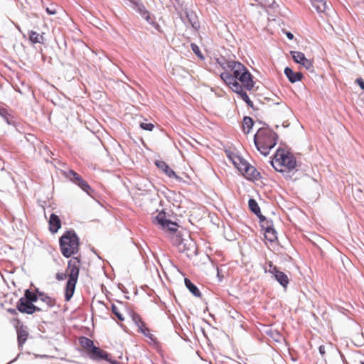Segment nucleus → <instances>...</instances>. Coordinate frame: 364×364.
I'll list each match as a JSON object with an SVG mask.
<instances>
[{
    "label": "nucleus",
    "mask_w": 364,
    "mask_h": 364,
    "mask_svg": "<svg viewBox=\"0 0 364 364\" xmlns=\"http://www.w3.org/2000/svg\"><path fill=\"white\" fill-rule=\"evenodd\" d=\"M80 260L77 257H73L68 262V274L57 273L56 279L58 281H63L68 277L65 289V299L66 301H69L73 297L75 286L77 282L80 271Z\"/></svg>",
    "instance_id": "1"
},
{
    "label": "nucleus",
    "mask_w": 364,
    "mask_h": 364,
    "mask_svg": "<svg viewBox=\"0 0 364 364\" xmlns=\"http://www.w3.org/2000/svg\"><path fill=\"white\" fill-rule=\"evenodd\" d=\"M277 134L268 127L259 128L254 136L257 149L264 156H267L277 144Z\"/></svg>",
    "instance_id": "2"
},
{
    "label": "nucleus",
    "mask_w": 364,
    "mask_h": 364,
    "mask_svg": "<svg viewBox=\"0 0 364 364\" xmlns=\"http://www.w3.org/2000/svg\"><path fill=\"white\" fill-rule=\"evenodd\" d=\"M60 247L63 255L70 257L78 251L79 239L74 231H67L60 238Z\"/></svg>",
    "instance_id": "3"
},
{
    "label": "nucleus",
    "mask_w": 364,
    "mask_h": 364,
    "mask_svg": "<svg viewBox=\"0 0 364 364\" xmlns=\"http://www.w3.org/2000/svg\"><path fill=\"white\" fill-rule=\"evenodd\" d=\"M172 244L178 250L184 253L188 257H192L197 255V245L196 242L189 235L183 237L175 235L172 237Z\"/></svg>",
    "instance_id": "4"
},
{
    "label": "nucleus",
    "mask_w": 364,
    "mask_h": 364,
    "mask_svg": "<svg viewBox=\"0 0 364 364\" xmlns=\"http://www.w3.org/2000/svg\"><path fill=\"white\" fill-rule=\"evenodd\" d=\"M271 164L276 171L283 172L285 171L284 168L289 171L295 168L296 161L295 157L290 154H277Z\"/></svg>",
    "instance_id": "5"
},
{
    "label": "nucleus",
    "mask_w": 364,
    "mask_h": 364,
    "mask_svg": "<svg viewBox=\"0 0 364 364\" xmlns=\"http://www.w3.org/2000/svg\"><path fill=\"white\" fill-rule=\"evenodd\" d=\"M247 68L240 62H237L234 63L233 67H232L231 74L230 72H223L220 74V78L224 81V82L229 86V87L232 90L233 85L235 82H239L237 80L242 78L241 76L243 74V72H245Z\"/></svg>",
    "instance_id": "6"
},
{
    "label": "nucleus",
    "mask_w": 364,
    "mask_h": 364,
    "mask_svg": "<svg viewBox=\"0 0 364 364\" xmlns=\"http://www.w3.org/2000/svg\"><path fill=\"white\" fill-rule=\"evenodd\" d=\"M266 272H269L272 277L283 287H287L289 284V278L286 274L281 272L272 262H267V266L264 267Z\"/></svg>",
    "instance_id": "7"
},
{
    "label": "nucleus",
    "mask_w": 364,
    "mask_h": 364,
    "mask_svg": "<svg viewBox=\"0 0 364 364\" xmlns=\"http://www.w3.org/2000/svg\"><path fill=\"white\" fill-rule=\"evenodd\" d=\"M155 220L163 229L167 230L171 232H176L178 227L176 223L172 222L166 218V213L164 211L158 213L155 218Z\"/></svg>",
    "instance_id": "8"
},
{
    "label": "nucleus",
    "mask_w": 364,
    "mask_h": 364,
    "mask_svg": "<svg viewBox=\"0 0 364 364\" xmlns=\"http://www.w3.org/2000/svg\"><path fill=\"white\" fill-rule=\"evenodd\" d=\"M16 309L23 314H33L36 311H41L42 309L33 304L30 303L23 297H21L17 302Z\"/></svg>",
    "instance_id": "9"
},
{
    "label": "nucleus",
    "mask_w": 364,
    "mask_h": 364,
    "mask_svg": "<svg viewBox=\"0 0 364 364\" xmlns=\"http://www.w3.org/2000/svg\"><path fill=\"white\" fill-rule=\"evenodd\" d=\"M88 355L90 358L95 360H105L108 362H109L111 364H112V362H114L115 360H111L109 357V355L105 350L100 349L98 347H96L95 346L92 347V349L91 351L88 352Z\"/></svg>",
    "instance_id": "10"
},
{
    "label": "nucleus",
    "mask_w": 364,
    "mask_h": 364,
    "mask_svg": "<svg viewBox=\"0 0 364 364\" xmlns=\"http://www.w3.org/2000/svg\"><path fill=\"white\" fill-rule=\"evenodd\" d=\"M290 53L294 62L301 64L306 70H311L313 68L312 62L307 59L303 53L299 51H291Z\"/></svg>",
    "instance_id": "11"
},
{
    "label": "nucleus",
    "mask_w": 364,
    "mask_h": 364,
    "mask_svg": "<svg viewBox=\"0 0 364 364\" xmlns=\"http://www.w3.org/2000/svg\"><path fill=\"white\" fill-rule=\"evenodd\" d=\"M156 166L163 171L169 178H174L177 181H182V178L178 176L176 172L169 167V166L164 161L157 160L155 162Z\"/></svg>",
    "instance_id": "12"
},
{
    "label": "nucleus",
    "mask_w": 364,
    "mask_h": 364,
    "mask_svg": "<svg viewBox=\"0 0 364 364\" xmlns=\"http://www.w3.org/2000/svg\"><path fill=\"white\" fill-rule=\"evenodd\" d=\"M262 223H264L262 226L265 230V238L270 242L276 240L277 238V232L272 227V222L266 219V220L262 221Z\"/></svg>",
    "instance_id": "13"
},
{
    "label": "nucleus",
    "mask_w": 364,
    "mask_h": 364,
    "mask_svg": "<svg viewBox=\"0 0 364 364\" xmlns=\"http://www.w3.org/2000/svg\"><path fill=\"white\" fill-rule=\"evenodd\" d=\"M241 79L240 80V85L242 88H245L247 90H251L255 85V82L252 79V74L247 69L245 72H243V74L241 76Z\"/></svg>",
    "instance_id": "14"
},
{
    "label": "nucleus",
    "mask_w": 364,
    "mask_h": 364,
    "mask_svg": "<svg viewBox=\"0 0 364 364\" xmlns=\"http://www.w3.org/2000/svg\"><path fill=\"white\" fill-rule=\"evenodd\" d=\"M232 90L236 92L240 96V97L247 103V105L249 107H253L252 101L250 99L247 92L244 90L240 82H235Z\"/></svg>",
    "instance_id": "15"
},
{
    "label": "nucleus",
    "mask_w": 364,
    "mask_h": 364,
    "mask_svg": "<svg viewBox=\"0 0 364 364\" xmlns=\"http://www.w3.org/2000/svg\"><path fill=\"white\" fill-rule=\"evenodd\" d=\"M284 74L287 76V77L288 78V80H289V82H291V83L299 82L303 77V75L301 73H300V72L295 73L292 70L291 68H290L289 67H287L284 69Z\"/></svg>",
    "instance_id": "16"
},
{
    "label": "nucleus",
    "mask_w": 364,
    "mask_h": 364,
    "mask_svg": "<svg viewBox=\"0 0 364 364\" xmlns=\"http://www.w3.org/2000/svg\"><path fill=\"white\" fill-rule=\"evenodd\" d=\"M28 336V332L26 326L21 324L17 328L18 343L19 346H22L25 343Z\"/></svg>",
    "instance_id": "17"
},
{
    "label": "nucleus",
    "mask_w": 364,
    "mask_h": 364,
    "mask_svg": "<svg viewBox=\"0 0 364 364\" xmlns=\"http://www.w3.org/2000/svg\"><path fill=\"white\" fill-rule=\"evenodd\" d=\"M248 205L250 210L259 218L260 222L266 220V218L261 214L260 208L255 199L250 198L248 201Z\"/></svg>",
    "instance_id": "18"
},
{
    "label": "nucleus",
    "mask_w": 364,
    "mask_h": 364,
    "mask_svg": "<svg viewBox=\"0 0 364 364\" xmlns=\"http://www.w3.org/2000/svg\"><path fill=\"white\" fill-rule=\"evenodd\" d=\"M61 227V221L58 215L51 214L49 220V229L53 233L56 232Z\"/></svg>",
    "instance_id": "19"
},
{
    "label": "nucleus",
    "mask_w": 364,
    "mask_h": 364,
    "mask_svg": "<svg viewBox=\"0 0 364 364\" xmlns=\"http://www.w3.org/2000/svg\"><path fill=\"white\" fill-rule=\"evenodd\" d=\"M217 63L225 71L229 72L232 70V67H233L234 63H236L237 61L232 60H227L223 57L220 58H217Z\"/></svg>",
    "instance_id": "20"
},
{
    "label": "nucleus",
    "mask_w": 364,
    "mask_h": 364,
    "mask_svg": "<svg viewBox=\"0 0 364 364\" xmlns=\"http://www.w3.org/2000/svg\"><path fill=\"white\" fill-rule=\"evenodd\" d=\"M242 175H244L247 179L250 180L257 181L261 178L259 172L250 164L249 165L247 171H245Z\"/></svg>",
    "instance_id": "21"
},
{
    "label": "nucleus",
    "mask_w": 364,
    "mask_h": 364,
    "mask_svg": "<svg viewBox=\"0 0 364 364\" xmlns=\"http://www.w3.org/2000/svg\"><path fill=\"white\" fill-rule=\"evenodd\" d=\"M233 163L239 171L243 174L248 168L250 164L240 156H237L233 160Z\"/></svg>",
    "instance_id": "22"
},
{
    "label": "nucleus",
    "mask_w": 364,
    "mask_h": 364,
    "mask_svg": "<svg viewBox=\"0 0 364 364\" xmlns=\"http://www.w3.org/2000/svg\"><path fill=\"white\" fill-rule=\"evenodd\" d=\"M311 2V4L313 7L315 8V9L318 13H323L326 12V10L328 9V5L326 4V2L324 0H310Z\"/></svg>",
    "instance_id": "23"
},
{
    "label": "nucleus",
    "mask_w": 364,
    "mask_h": 364,
    "mask_svg": "<svg viewBox=\"0 0 364 364\" xmlns=\"http://www.w3.org/2000/svg\"><path fill=\"white\" fill-rule=\"evenodd\" d=\"M185 285L187 289L196 297H201V293L199 291L198 288L193 284L191 281L187 278L185 279Z\"/></svg>",
    "instance_id": "24"
},
{
    "label": "nucleus",
    "mask_w": 364,
    "mask_h": 364,
    "mask_svg": "<svg viewBox=\"0 0 364 364\" xmlns=\"http://www.w3.org/2000/svg\"><path fill=\"white\" fill-rule=\"evenodd\" d=\"M80 343L81 346L87 351V353L91 351L92 347L95 346L93 341L87 337H81L80 338Z\"/></svg>",
    "instance_id": "25"
},
{
    "label": "nucleus",
    "mask_w": 364,
    "mask_h": 364,
    "mask_svg": "<svg viewBox=\"0 0 364 364\" xmlns=\"http://www.w3.org/2000/svg\"><path fill=\"white\" fill-rule=\"evenodd\" d=\"M254 122L250 117H245L242 120V129L245 133H249L253 127Z\"/></svg>",
    "instance_id": "26"
},
{
    "label": "nucleus",
    "mask_w": 364,
    "mask_h": 364,
    "mask_svg": "<svg viewBox=\"0 0 364 364\" xmlns=\"http://www.w3.org/2000/svg\"><path fill=\"white\" fill-rule=\"evenodd\" d=\"M29 39L34 43H43V37L37 32L31 31L29 33Z\"/></svg>",
    "instance_id": "27"
},
{
    "label": "nucleus",
    "mask_w": 364,
    "mask_h": 364,
    "mask_svg": "<svg viewBox=\"0 0 364 364\" xmlns=\"http://www.w3.org/2000/svg\"><path fill=\"white\" fill-rule=\"evenodd\" d=\"M23 297L31 304H33L38 300L37 294L29 289H26L25 291L24 296Z\"/></svg>",
    "instance_id": "28"
},
{
    "label": "nucleus",
    "mask_w": 364,
    "mask_h": 364,
    "mask_svg": "<svg viewBox=\"0 0 364 364\" xmlns=\"http://www.w3.org/2000/svg\"><path fill=\"white\" fill-rule=\"evenodd\" d=\"M137 11L141 15L143 18H144L148 22L150 21L149 13L145 8V6L142 4H136Z\"/></svg>",
    "instance_id": "29"
},
{
    "label": "nucleus",
    "mask_w": 364,
    "mask_h": 364,
    "mask_svg": "<svg viewBox=\"0 0 364 364\" xmlns=\"http://www.w3.org/2000/svg\"><path fill=\"white\" fill-rule=\"evenodd\" d=\"M77 185L80 186L85 192L90 194V191L92 190L90 185L81 178L80 181L77 183Z\"/></svg>",
    "instance_id": "30"
},
{
    "label": "nucleus",
    "mask_w": 364,
    "mask_h": 364,
    "mask_svg": "<svg viewBox=\"0 0 364 364\" xmlns=\"http://www.w3.org/2000/svg\"><path fill=\"white\" fill-rule=\"evenodd\" d=\"M41 301L46 303L47 306L50 308L53 307L55 305V299L48 296L47 294L45 295L43 297L41 298Z\"/></svg>",
    "instance_id": "31"
},
{
    "label": "nucleus",
    "mask_w": 364,
    "mask_h": 364,
    "mask_svg": "<svg viewBox=\"0 0 364 364\" xmlns=\"http://www.w3.org/2000/svg\"><path fill=\"white\" fill-rule=\"evenodd\" d=\"M67 176H68V178H69L70 179V181H72L73 182H74L76 184L79 181H80V179L82 178L78 173H77L76 172H75L73 171H70L68 173Z\"/></svg>",
    "instance_id": "32"
},
{
    "label": "nucleus",
    "mask_w": 364,
    "mask_h": 364,
    "mask_svg": "<svg viewBox=\"0 0 364 364\" xmlns=\"http://www.w3.org/2000/svg\"><path fill=\"white\" fill-rule=\"evenodd\" d=\"M112 311L120 321H124V318L122 314L119 312L117 306L115 304H112Z\"/></svg>",
    "instance_id": "33"
},
{
    "label": "nucleus",
    "mask_w": 364,
    "mask_h": 364,
    "mask_svg": "<svg viewBox=\"0 0 364 364\" xmlns=\"http://www.w3.org/2000/svg\"><path fill=\"white\" fill-rule=\"evenodd\" d=\"M137 327L139 328V331L142 333L146 336H147L149 333V329L145 326V323L143 321H141V323L137 325Z\"/></svg>",
    "instance_id": "34"
},
{
    "label": "nucleus",
    "mask_w": 364,
    "mask_h": 364,
    "mask_svg": "<svg viewBox=\"0 0 364 364\" xmlns=\"http://www.w3.org/2000/svg\"><path fill=\"white\" fill-rule=\"evenodd\" d=\"M191 49L193 50V52L198 56L201 59H203V55H202L200 50V48L199 47L195 44V43H191Z\"/></svg>",
    "instance_id": "35"
},
{
    "label": "nucleus",
    "mask_w": 364,
    "mask_h": 364,
    "mask_svg": "<svg viewBox=\"0 0 364 364\" xmlns=\"http://www.w3.org/2000/svg\"><path fill=\"white\" fill-rule=\"evenodd\" d=\"M140 127L144 130L151 131L154 126L151 123L141 122L140 124Z\"/></svg>",
    "instance_id": "36"
},
{
    "label": "nucleus",
    "mask_w": 364,
    "mask_h": 364,
    "mask_svg": "<svg viewBox=\"0 0 364 364\" xmlns=\"http://www.w3.org/2000/svg\"><path fill=\"white\" fill-rule=\"evenodd\" d=\"M132 320L136 326L141 323V321H142L141 316L137 314H133Z\"/></svg>",
    "instance_id": "37"
},
{
    "label": "nucleus",
    "mask_w": 364,
    "mask_h": 364,
    "mask_svg": "<svg viewBox=\"0 0 364 364\" xmlns=\"http://www.w3.org/2000/svg\"><path fill=\"white\" fill-rule=\"evenodd\" d=\"M46 12L49 15H54L57 13L55 6L51 5L50 7L46 8Z\"/></svg>",
    "instance_id": "38"
},
{
    "label": "nucleus",
    "mask_w": 364,
    "mask_h": 364,
    "mask_svg": "<svg viewBox=\"0 0 364 364\" xmlns=\"http://www.w3.org/2000/svg\"><path fill=\"white\" fill-rule=\"evenodd\" d=\"M36 294L38 296V299L39 298L40 299H41L42 297H43L45 295H46V294H45L43 291H39L38 289H36Z\"/></svg>",
    "instance_id": "39"
},
{
    "label": "nucleus",
    "mask_w": 364,
    "mask_h": 364,
    "mask_svg": "<svg viewBox=\"0 0 364 364\" xmlns=\"http://www.w3.org/2000/svg\"><path fill=\"white\" fill-rule=\"evenodd\" d=\"M356 82L358 83V85L362 89H364V82L361 78L357 79Z\"/></svg>",
    "instance_id": "40"
},
{
    "label": "nucleus",
    "mask_w": 364,
    "mask_h": 364,
    "mask_svg": "<svg viewBox=\"0 0 364 364\" xmlns=\"http://www.w3.org/2000/svg\"><path fill=\"white\" fill-rule=\"evenodd\" d=\"M319 353L321 355H324L325 354V346H320L318 348Z\"/></svg>",
    "instance_id": "41"
},
{
    "label": "nucleus",
    "mask_w": 364,
    "mask_h": 364,
    "mask_svg": "<svg viewBox=\"0 0 364 364\" xmlns=\"http://www.w3.org/2000/svg\"><path fill=\"white\" fill-rule=\"evenodd\" d=\"M7 114V111L4 108H0V115L2 117H6Z\"/></svg>",
    "instance_id": "42"
},
{
    "label": "nucleus",
    "mask_w": 364,
    "mask_h": 364,
    "mask_svg": "<svg viewBox=\"0 0 364 364\" xmlns=\"http://www.w3.org/2000/svg\"><path fill=\"white\" fill-rule=\"evenodd\" d=\"M286 34H287V37L289 40H292L294 38V35L291 32H287Z\"/></svg>",
    "instance_id": "43"
},
{
    "label": "nucleus",
    "mask_w": 364,
    "mask_h": 364,
    "mask_svg": "<svg viewBox=\"0 0 364 364\" xmlns=\"http://www.w3.org/2000/svg\"><path fill=\"white\" fill-rule=\"evenodd\" d=\"M16 309H8V311L11 314H16Z\"/></svg>",
    "instance_id": "44"
},
{
    "label": "nucleus",
    "mask_w": 364,
    "mask_h": 364,
    "mask_svg": "<svg viewBox=\"0 0 364 364\" xmlns=\"http://www.w3.org/2000/svg\"><path fill=\"white\" fill-rule=\"evenodd\" d=\"M193 28H196V22L191 23Z\"/></svg>",
    "instance_id": "45"
},
{
    "label": "nucleus",
    "mask_w": 364,
    "mask_h": 364,
    "mask_svg": "<svg viewBox=\"0 0 364 364\" xmlns=\"http://www.w3.org/2000/svg\"><path fill=\"white\" fill-rule=\"evenodd\" d=\"M112 364H121V363H119L118 361H114V362H112Z\"/></svg>",
    "instance_id": "46"
},
{
    "label": "nucleus",
    "mask_w": 364,
    "mask_h": 364,
    "mask_svg": "<svg viewBox=\"0 0 364 364\" xmlns=\"http://www.w3.org/2000/svg\"><path fill=\"white\" fill-rule=\"evenodd\" d=\"M361 364H364V362H361Z\"/></svg>",
    "instance_id": "47"
}]
</instances>
